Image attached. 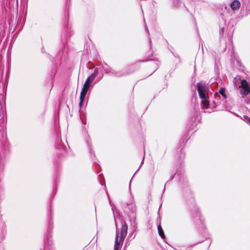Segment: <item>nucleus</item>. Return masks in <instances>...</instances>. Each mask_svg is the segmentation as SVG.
Segmentation results:
<instances>
[{
  "label": "nucleus",
  "mask_w": 250,
  "mask_h": 250,
  "mask_svg": "<svg viewBox=\"0 0 250 250\" xmlns=\"http://www.w3.org/2000/svg\"><path fill=\"white\" fill-rule=\"evenodd\" d=\"M197 87L199 97L202 99V107L203 109H207L209 106V97L208 95L209 87L201 82L197 83Z\"/></svg>",
  "instance_id": "1"
},
{
  "label": "nucleus",
  "mask_w": 250,
  "mask_h": 250,
  "mask_svg": "<svg viewBox=\"0 0 250 250\" xmlns=\"http://www.w3.org/2000/svg\"><path fill=\"white\" fill-rule=\"evenodd\" d=\"M94 80L93 79V76H89L85 82L84 84L90 87L91 83L93 82Z\"/></svg>",
  "instance_id": "6"
},
{
  "label": "nucleus",
  "mask_w": 250,
  "mask_h": 250,
  "mask_svg": "<svg viewBox=\"0 0 250 250\" xmlns=\"http://www.w3.org/2000/svg\"><path fill=\"white\" fill-rule=\"evenodd\" d=\"M225 89L223 88H221V89L219 90V93L220 94H221L224 98H226V95L225 94Z\"/></svg>",
  "instance_id": "8"
},
{
  "label": "nucleus",
  "mask_w": 250,
  "mask_h": 250,
  "mask_svg": "<svg viewBox=\"0 0 250 250\" xmlns=\"http://www.w3.org/2000/svg\"><path fill=\"white\" fill-rule=\"evenodd\" d=\"M98 73V70L95 69L94 70V73L93 74H92L90 76H93V79L94 80L96 77V76L97 75Z\"/></svg>",
  "instance_id": "9"
},
{
  "label": "nucleus",
  "mask_w": 250,
  "mask_h": 250,
  "mask_svg": "<svg viewBox=\"0 0 250 250\" xmlns=\"http://www.w3.org/2000/svg\"><path fill=\"white\" fill-rule=\"evenodd\" d=\"M239 87L242 88L240 91L241 95L244 97L247 95L250 92V87L249 86L248 83L245 80H243L241 82V85Z\"/></svg>",
  "instance_id": "3"
},
{
  "label": "nucleus",
  "mask_w": 250,
  "mask_h": 250,
  "mask_svg": "<svg viewBox=\"0 0 250 250\" xmlns=\"http://www.w3.org/2000/svg\"><path fill=\"white\" fill-rule=\"evenodd\" d=\"M230 6L233 10L238 9L240 6V2L237 0H234L231 3Z\"/></svg>",
  "instance_id": "5"
},
{
  "label": "nucleus",
  "mask_w": 250,
  "mask_h": 250,
  "mask_svg": "<svg viewBox=\"0 0 250 250\" xmlns=\"http://www.w3.org/2000/svg\"><path fill=\"white\" fill-rule=\"evenodd\" d=\"M89 86H88L85 84H83V87L82 91L81 92L80 97V102L79 103V106L80 107H81L83 105V100H84V99L86 95V94L89 89Z\"/></svg>",
  "instance_id": "4"
},
{
  "label": "nucleus",
  "mask_w": 250,
  "mask_h": 250,
  "mask_svg": "<svg viewBox=\"0 0 250 250\" xmlns=\"http://www.w3.org/2000/svg\"><path fill=\"white\" fill-rule=\"evenodd\" d=\"M122 228L120 230H117L115 242L114 250H119V247L122 245L123 241L126 235L127 226L124 222L122 223Z\"/></svg>",
  "instance_id": "2"
},
{
  "label": "nucleus",
  "mask_w": 250,
  "mask_h": 250,
  "mask_svg": "<svg viewBox=\"0 0 250 250\" xmlns=\"http://www.w3.org/2000/svg\"><path fill=\"white\" fill-rule=\"evenodd\" d=\"M158 232H159V235H160V236L162 238H165V234H164V231H163V230L161 227V226L160 224H159L158 226Z\"/></svg>",
  "instance_id": "7"
},
{
  "label": "nucleus",
  "mask_w": 250,
  "mask_h": 250,
  "mask_svg": "<svg viewBox=\"0 0 250 250\" xmlns=\"http://www.w3.org/2000/svg\"><path fill=\"white\" fill-rule=\"evenodd\" d=\"M244 118L246 119V120H248V121L250 122V119H248L249 118L247 117V116H244Z\"/></svg>",
  "instance_id": "10"
}]
</instances>
